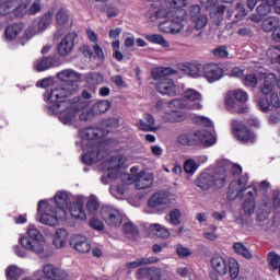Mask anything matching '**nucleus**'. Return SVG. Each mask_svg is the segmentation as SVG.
Segmentation results:
<instances>
[{
	"mask_svg": "<svg viewBox=\"0 0 280 280\" xmlns=\"http://www.w3.org/2000/svg\"><path fill=\"white\" fill-rule=\"evenodd\" d=\"M57 78L60 82L66 83L56 85L44 95L46 102L51 104L48 106V114L59 115V121L63 126H73V122L78 121V113L91 106L93 93L83 90L80 96L65 102L67 97H71V95H75L80 91L78 82L82 80V74L73 69H66L58 72Z\"/></svg>",
	"mask_w": 280,
	"mask_h": 280,
	"instance_id": "1",
	"label": "nucleus"
},
{
	"mask_svg": "<svg viewBox=\"0 0 280 280\" xmlns=\"http://www.w3.org/2000/svg\"><path fill=\"white\" fill-rule=\"evenodd\" d=\"M118 127L119 119L112 118L102 124V129L93 127L81 129L79 137L82 140L83 152H85L82 163L93 165V163L102 161L108 154V145H113V140H104V137Z\"/></svg>",
	"mask_w": 280,
	"mask_h": 280,
	"instance_id": "2",
	"label": "nucleus"
},
{
	"mask_svg": "<svg viewBox=\"0 0 280 280\" xmlns=\"http://www.w3.org/2000/svg\"><path fill=\"white\" fill-rule=\"evenodd\" d=\"M156 19H167L159 24L160 32L164 34H180L185 30V10L161 9L155 13Z\"/></svg>",
	"mask_w": 280,
	"mask_h": 280,
	"instance_id": "3",
	"label": "nucleus"
},
{
	"mask_svg": "<svg viewBox=\"0 0 280 280\" xmlns=\"http://www.w3.org/2000/svg\"><path fill=\"white\" fill-rule=\"evenodd\" d=\"M19 244L24 248V250H28L42 259L47 257V252L45 250V238H43V234L38 229H36V225H28L26 234L20 235Z\"/></svg>",
	"mask_w": 280,
	"mask_h": 280,
	"instance_id": "4",
	"label": "nucleus"
},
{
	"mask_svg": "<svg viewBox=\"0 0 280 280\" xmlns=\"http://www.w3.org/2000/svg\"><path fill=\"white\" fill-rule=\"evenodd\" d=\"M37 218L40 224L58 226L60 220H67V211L56 210V208H54V200H39Z\"/></svg>",
	"mask_w": 280,
	"mask_h": 280,
	"instance_id": "5",
	"label": "nucleus"
},
{
	"mask_svg": "<svg viewBox=\"0 0 280 280\" xmlns=\"http://www.w3.org/2000/svg\"><path fill=\"white\" fill-rule=\"evenodd\" d=\"M151 73L154 80H159L155 84L158 93H161V95H168L170 97L176 95V83H174V80L167 78V75H176V73H178L177 70H174L171 67L155 68Z\"/></svg>",
	"mask_w": 280,
	"mask_h": 280,
	"instance_id": "6",
	"label": "nucleus"
},
{
	"mask_svg": "<svg viewBox=\"0 0 280 280\" xmlns=\"http://www.w3.org/2000/svg\"><path fill=\"white\" fill-rule=\"evenodd\" d=\"M43 5L40 0H34V2L27 8L26 4H22L21 0H1L0 2V16H5L10 12H14L18 19H21L25 14H38Z\"/></svg>",
	"mask_w": 280,
	"mask_h": 280,
	"instance_id": "7",
	"label": "nucleus"
},
{
	"mask_svg": "<svg viewBox=\"0 0 280 280\" xmlns=\"http://www.w3.org/2000/svg\"><path fill=\"white\" fill-rule=\"evenodd\" d=\"M196 185L202 191H208L211 187L222 188L226 185V168L217 167L213 173L206 171L199 174Z\"/></svg>",
	"mask_w": 280,
	"mask_h": 280,
	"instance_id": "8",
	"label": "nucleus"
},
{
	"mask_svg": "<svg viewBox=\"0 0 280 280\" xmlns=\"http://www.w3.org/2000/svg\"><path fill=\"white\" fill-rule=\"evenodd\" d=\"M210 265L221 277H224L229 272L231 279H237L240 277V264L235 258H231L228 261L220 254H214L210 260Z\"/></svg>",
	"mask_w": 280,
	"mask_h": 280,
	"instance_id": "9",
	"label": "nucleus"
},
{
	"mask_svg": "<svg viewBox=\"0 0 280 280\" xmlns=\"http://www.w3.org/2000/svg\"><path fill=\"white\" fill-rule=\"evenodd\" d=\"M171 106H182L184 110H202V94L195 89H186L183 98L172 100Z\"/></svg>",
	"mask_w": 280,
	"mask_h": 280,
	"instance_id": "10",
	"label": "nucleus"
},
{
	"mask_svg": "<svg viewBox=\"0 0 280 280\" xmlns=\"http://www.w3.org/2000/svg\"><path fill=\"white\" fill-rule=\"evenodd\" d=\"M52 22L54 11H48L38 20V22H34L25 30L24 37L21 39L22 45H25L24 40H31V38H34L37 34H43Z\"/></svg>",
	"mask_w": 280,
	"mask_h": 280,
	"instance_id": "11",
	"label": "nucleus"
},
{
	"mask_svg": "<svg viewBox=\"0 0 280 280\" xmlns=\"http://www.w3.org/2000/svg\"><path fill=\"white\" fill-rule=\"evenodd\" d=\"M126 161H128V159L124 155L109 158L102 162L101 170L103 172H108L107 178L115 180L119 178L121 170H126Z\"/></svg>",
	"mask_w": 280,
	"mask_h": 280,
	"instance_id": "12",
	"label": "nucleus"
},
{
	"mask_svg": "<svg viewBox=\"0 0 280 280\" xmlns=\"http://www.w3.org/2000/svg\"><path fill=\"white\" fill-rule=\"evenodd\" d=\"M101 218L108 226H121V222H124V214L121 211L113 206H104L101 209Z\"/></svg>",
	"mask_w": 280,
	"mask_h": 280,
	"instance_id": "13",
	"label": "nucleus"
},
{
	"mask_svg": "<svg viewBox=\"0 0 280 280\" xmlns=\"http://www.w3.org/2000/svg\"><path fill=\"white\" fill-rule=\"evenodd\" d=\"M168 110H165L161 114V118L166 124H180V121H185L187 119V114H185L182 106H172V101L167 103Z\"/></svg>",
	"mask_w": 280,
	"mask_h": 280,
	"instance_id": "14",
	"label": "nucleus"
},
{
	"mask_svg": "<svg viewBox=\"0 0 280 280\" xmlns=\"http://www.w3.org/2000/svg\"><path fill=\"white\" fill-rule=\"evenodd\" d=\"M75 38H78V35L73 32L66 34L57 44V54L63 58L70 56L73 47H75Z\"/></svg>",
	"mask_w": 280,
	"mask_h": 280,
	"instance_id": "15",
	"label": "nucleus"
},
{
	"mask_svg": "<svg viewBox=\"0 0 280 280\" xmlns=\"http://www.w3.org/2000/svg\"><path fill=\"white\" fill-rule=\"evenodd\" d=\"M248 183V176L244 175L240 179H233L230 184L228 198L229 200H235V198H242L244 191H246V185Z\"/></svg>",
	"mask_w": 280,
	"mask_h": 280,
	"instance_id": "16",
	"label": "nucleus"
},
{
	"mask_svg": "<svg viewBox=\"0 0 280 280\" xmlns=\"http://www.w3.org/2000/svg\"><path fill=\"white\" fill-rule=\"evenodd\" d=\"M188 14L190 16V21L195 23L197 30H202L207 26L209 18H207V14L202 13L200 5H191Z\"/></svg>",
	"mask_w": 280,
	"mask_h": 280,
	"instance_id": "17",
	"label": "nucleus"
},
{
	"mask_svg": "<svg viewBox=\"0 0 280 280\" xmlns=\"http://www.w3.org/2000/svg\"><path fill=\"white\" fill-rule=\"evenodd\" d=\"M70 246H72L74 250H78V253H82L83 255H86V253H91V242L84 235H72L70 238Z\"/></svg>",
	"mask_w": 280,
	"mask_h": 280,
	"instance_id": "18",
	"label": "nucleus"
},
{
	"mask_svg": "<svg viewBox=\"0 0 280 280\" xmlns=\"http://www.w3.org/2000/svg\"><path fill=\"white\" fill-rule=\"evenodd\" d=\"M170 194L165 191L155 192L148 201L151 209H167L171 205Z\"/></svg>",
	"mask_w": 280,
	"mask_h": 280,
	"instance_id": "19",
	"label": "nucleus"
},
{
	"mask_svg": "<svg viewBox=\"0 0 280 280\" xmlns=\"http://www.w3.org/2000/svg\"><path fill=\"white\" fill-rule=\"evenodd\" d=\"M203 75L208 82H218L222 80L224 70L217 63H208L203 66Z\"/></svg>",
	"mask_w": 280,
	"mask_h": 280,
	"instance_id": "20",
	"label": "nucleus"
},
{
	"mask_svg": "<svg viewBox=\"0 0 280 280\" xmlns=\"http://www.w3.org/2000/svg\"><path fill=\"white\" fill-rule=\"evenodd\" d=\"M120 180H122L125 185H135L136 189H141V173L139 172V167L132 166L130 168V174H121Z\"/></svg>",
	"mask_w": 280,
	"mask_h": 280,
	"instance_id": "21",
	"label": "nucleus"
},
{
	"mask_svg": "<svg viewBox=\"0 0 280 280\" xmlns=\"http://www.w3.org/2000/svg\"><path fill=\"white\" fill-rule=\"evenodd\" d=\"M43 275L44 277L50 280H66L69 275L63 269L55 267L51 264L45 265L43 267Z\"/></svg>",
	"mask_w": 280,
	"mask_h": 280,
	"instance_id": "22",
	"label": "nucleus"
},
{
	"mask_svg": "<svg viewBox=\"0 0 280 280\" xmlns=\"http://www.w3.org/2000/svg\"><path fill=\"white\" fill-rule=\"evenodd\" d=\"M68 211L74 220H86V211H84V200L81 198L77 199L73 203L70 205Z\"/></svg>",
	"mask_w": 280,
	"mask_h": 280,
	"instance_id": "23",
	"label": "nucleus"
},
{
	"mask_svg": "<svg viewBox=\"0 0 280 280\" xmlns=\"http://www.w3.org/2000/svg\"><path fill=\"white\" fill-rule=\"evenodd\" d=\"M226 19L232 23H238L246 16V8L242 2L236 3L234 8L228 9Z\"/></svg>",
	"mask_w": 280,
	"mask_h": 280,
	"instance_id": "24",
	"label": "nucleus"
},
{
	"mask_svg": "<svg viewBox=\"0 0 280 280\" xmlns=\"http://www.w3.org/2000/svg\"><path fill=\"white\" fill-rule=\"evenodd\" d=\"M55 203L57 205L58 211H66L71 205V194L59 190L55 195Z\"/></svg>",
	"mask_w": 280,
	"mask_h": 280,
	"instance_id": "25",
	"label": "nucleus"
},
{
	"mask_svg": "<svg viewBox=\"0 0 280 280\" xmlns=\"http://www.w3.org/2000/svg\"><path fill=\"white\" fill-rule=\"evenodd\" d=\"M195 137L197 144L206 145V148H211L215 143V136L207 130L195 131Z\"/></svg>",
	"mask_w": 280,
	"mask_h": 280,
	"instance_id": "26",
	"label": "nucleus"
},
{
	"mask_svg": "<svg viewBox=\"0 0 280 280\" xmlns=\"http://www.w3.org/2000/svg\"><path fill=\"white\" fill-rule=\"evenodd\" d=\"M225 108L229 113L232 114H242L246 113L247 108L244 107L234 96H232L229 92L225 96Z\"/></svg>",
	"mask_w": 280,
	"mask_h": 280,
	"instance_id": "27",
	"label": "nucleus"
},
{
	"mask_svg": "<svg viewBox=\"0 0 280 280\" xmlns=\"http://www.w3.org/2000/svg\"><path fill=\"white\" fill-rule=\"evenodd\" d=\"M257 15L252 16V21L254 23H259L261 21V16H268L270 12H272V3L270 0H264L257 8H256Z\"/></svg>",
	"mask_w": 280,
	"mask_h": 280,
	"instance_id": "28",
	"label": "nucleus"
},
{
	"mask_svg": "<svg viewBox=\"0 0 280 280\" xmlns=\"http://www.w3.org/2000/svg\"><path fill=\"white\" fill-rule=\"evenodd\" d=\"M236 137L244 143H255L257 139L255 133L250 132L244 125H240L238 128H236Z\"/></svg>",
	"mask_w": 280,
	"mask_h": 280,
	"instance_id": "29",
	"label": "nucleus"
},
{
	"mask_svg": "<svg viewBox=\"0 0 280 280\" xmlns=\"http://www.w3.org/2000/svg\"><path fill=\"white\" fill-rule=\"evenodd\" d=\"M143 121L141 122V130L143 132H156L161 127L156 126V120L152 114H144Z\"/></svg>",
	"mask_w": 280,
	"mask_h": 280,
	"instance_id": "30",
	"label": "nucleus"
},
{
	"mask_svg": "<svg viewBox=\"0 0 280 280\" xmlns=\"http://www.w3.org/2000/svg\"><path fill=\"white\" fill-rule=\"evenodd\" d=\"M184 71L190 78H202V75H205V65L188 63L187 66H184Z\"/></svg>",
	"mask_w": 280,
	"mask_h": 280,
	"instance_id": "31",
	"label": "nucleus"
},
{
	"mask_svg": "<svg viewBox=\"0 0 280 280\" xmlns=\"http://www.w3.org/2000/svg\"><path fill=\"white\" fill-rule=\"evenodd\" d=\"M277 84V75L275 73H268L264 77V84L261 88V93L264 95H270L272 93V90L275 89V85Z\"/></svg>",
	"mask_w": 280,
	"mask_h": 280,
	"instance_id": "32",
	"label": "nucleus"
},
{
	"mask_svg": "<svg viewBox=\"0 0 280 280\" xmlns=\"http://www.w3.org/2000/svg\"><path fill=\"white\" fill-rule=\"evenodd\" d=\"M69 233L65 229H58L54 234V246L56 248H65L67 246V238Z\"/></svg>",
	"mask_w": 280,
	"mask_h": 280,
	"instance_id": "33",
	"label": "nucleus"
},
{
	"mask_svg": "<svg viewBox=\"0 0 280 280\" xmlns=\"http://www.w3.org/2000/svg\"><path fill=\"white\" fill-rule=\"evenodd\" d=\"M55 19L57 27H61L62 30H67V27H69V11H67L66 9H60L56 13Z\"/></svg>",
	"mask_w": 280,
	"mask_h": 280,
	"instance_id": "34",
	"label": "nucleus"
},
{
	"mask_svg": "<svg viewBox=\"0 0 280 280\" xmlns=\"http://www.w3.org/2000/svg\"><path fill=\"white\" fill-rule=\"evenodd\" d=\"M91 108L94 116L104 115V113H108V110L110 109V102L106 100L97 101Z\"/></svg>",
	"mask_w": 280,
	"mask_h": 280,
	"instance_id": "35",
	"label": "nucleus"
},
{
	"mask_svg": "<svg viewBox=\"0 0 280 280\" xmlns=\"http://www.w3.org/2000/svg\"><path fill=\"white\" fill-rule=\"evenodd\" d=\"M234 253L244 257L245 259H253V254L248 250V247L244 245V243L237 242L232 246Z\"/></svg>",
	"mask_w": 280,
	"mask_h": 280,
	"instance_id": "36",
	"label": "nucleus"
},
{
	"mask_svg": "<svg viewBox=\"0 0 280 280\" xmlns=\"http://www.w3.org/2000/svg\"><path fill=\"white\" fill-rule=\"evenodd\" d=\"M23 32V24H13L4 31L5 40H14L18 34Z\"/></svg>",
	"mask_w": 280,
	"mask_h": 280,
	"instance_id": "37",
	"label": "nucleus"
},
{
	"mask_svg": "<svg viewBox=\"0 0 280 280\" xmlns=\"http://www.w3.org/2000/svg\"><path fill=\"white\" fill-rule=\"evenodd\" d=\"M177 143L180 145H198L196 140V131L192 133H182L177 138Z\"/></svg>",
	"mask_w": 280,
	"mask_h": 280,
	"instance_id": "38",
	"label": "nucleus"
},
{
	"mask_svg": "<svg viewBox=\"0 0 280 280\" xmlns=\"http://www.w3.org/2000/svg\"><path fill=\"white\" fill-rule=\"evenodd\" d=\"M86 209L90 215H97V211H100V200L95 195H91L86 202Z\"/></svg>",
	"mask_w": 280,
	"mask_h": 280,
	"instance_id": "39",
	"label": "nucleus"
},
{
	"mask_svg": "<svg viewBox=\"0 0 280 280\" xmlns=\"http://www.w3.org/2000/svg\"><path fill=\"white\" fill-rule=\"evenodd\" d=\"M224 12H226V5L221 4L210 13L211 19L217 25H220V23H222L224 20Z\"/></svg>",
	"mask_w": 280,
	"mask_h": 280,
	"instance_id": "40",
	"label": "nucleus"
},
{
	"mask_svg": "<svg viewBox=\"0 0 280 280\" xmlns=\"http://www.w3.org/2000/svg\"><path fill=\"white\" fill-rule=\"evenodd\" d=\"M267 261L270 270H278V273L280 275V256L275 252H270L268 254Z\"/></svg>",
	"mask_w": 280,
	"mask_h": 280,
	"instance_id": "41",
	"label": "nucleus"
},
{
	"mask_svg": "<svg viewBox=\"0 0 280 280\" xmlns=\"http://www.w3.org/2000/svg\"><path fill=\"white\" fill-rule=\"evenodd\" d=\"M149 229L153 235H156V237H162V240H167V237H170V231L161 224L150 225Z\"/></svg>",
	"mask_w": 280,
	"mask_h": 280,
	"instance_id": "42",
	"label": "nucleus"
},
{
	"mask_svg": "<svg viewBox=\"0 0 280 280\" xmlns=\"http://www.w3.org/2000/svg\"><path fill=\"white\" fill-rule=\"evenodd\" d=\"M218 167L220 170H225V176H226V172H229V170L232 171V174H234V176L240 175L242 173V166L237 165V164H231V162L229 161H223L221 162Z\"/></svg>",
	"mask_w": 280,
	"mask_h": 280,
	"instance_id": "43",
	"label": "nucleus"
},
{
	"mask_svg": "<svg viewBox=\"0 0 280 280\" xmlns=\"http://www.w3.org/2000/svg\"><path fill=\"white\" fill-rule=\"evenodd\" d=\"M154 185V175L150 172L141 173V189H150Z\"/></svg>",
	"mask_w": 280,
	"mask_h": 280,
	"instance_id": "44",
	"label": "nucleus"
},
{
	"mask_svg": "<svg viewBox=\"0 0 280 280\" xmlns=\"http://www.w3.org/2000/svg\"><path fill=\"white\" fill-rule=\"evenodd\" d=\"M34 67L37 71H47V69H51V67H54V58L47 57L40 61H35Z\"/></svg>",
	"mask_w": 280,
	"mask_h": 280,
	"instance_id": "45",
	"label": "nucleus"
},
{
	"mask_svg": "<svg viewBox=\"0 0 280 280\" xmlns=\"http://www.w3.org/2000/svg\"><path fill=\"white\" fill-rule=\"evenodd\" d=\"M279 26V19L276 16H270L262 21V30L265 32H272V30H276Z\"/></svg>",
	"mask_w": 280,
	"mask_h": 280,
	"instance_id": "46",
	"label": "nucleus"
},
{
	"mask_svg": "<svg viewBox=\"0 0 280 280\" xmlns=\"http://www.w3.org/2000/svg\"><path fill=\"white\" fill-rule=\"evenodd\" d=\"M228 93L240 104H246V102H248V93L242 89L233 90Z\"/></svg>",
	"mask_w": 280,
	"mask_h": 280,
	"instance_id": "47",
	"label": "nucleus"
},
{
	"mask_svg": "<svg viewBox=\"0 0 280 280\" xmlns=\"http://www.w3.org/2000/svg\"><path fill=\"white\" fill-rule=\"evenodd\" d=\"M198 167H200V164L196 163V160L194 159H188L184 163V172H186V174H190V176L196 174Z\"/></svg>",
	"mask_w": 280,
	"mask_h": 280,
	"instance_id": "48",
	"label": "nucleus"
},
{
	"mask_svg": "<svg viewBox=\"0 0 280 280\" xmlns=\"http://www.w3.org/2000/svg\"><path fill=\"white\" fill-rule=\"evenodd\" d=\"M23 275V269L16 266H10L7 269V279L8 280H18Z\"/></svg>",
	"mask_w": 280,
	"mask_h": 280,
	"instance_id": "49",
	"label": "nucleus"
},
{
	"mask_svg": "<svg viewBox=\"0 0 280 280\" xmlns=\"http://www.w3.org/2000/svg\"><path fill=\"white\" fill-rule=\"evenodd\" d=\"M189 4V0H165L166 8L171 10H180Z\"/></svg>",
	"mask_w": 280,
	"mask_h": 280,
	"instance_id": "50",
	"label": "nucleus"
},
{
	"mask_svg": "<svg viewBox=\"0 0 280 280\" xmlns=\"http://www.w3.org/2000/svg\"><path fill=\"white\" fill-rule=\"evenodd\" d=\"M147 39L150 40V43H155L156 45H161V47H170V42H167L162 35L153 34V35H147Z\"/></svg>",
	"mask_w": 280,
	"mask_h": 280,
	"instance_id": "51",
	"label": "nucleus"
},
{
	"mask_svg": "<svg viewBox=\"0 0 280 280\" xmlns=\"http://www.w3.org/2000/svg\"><path fill=\"white\" fill-rule=\"evenodd\" d=\"M161 268L151 267L145 270V277L149 280H161Z\"/></svg>",
	"mask_w": 280,
	"mask_h": 280,
	"instance_id": "52",
	"label": "nucleus"
},
{
	"mask_svg": "<svg viewBox=\"0 0 280 280\" xmlns=\"http://www.w3.org/2000/svg\"><path fill=\"white\" fill-rule=\"evenodd\" d=\"M243 211L246 215H253L255 213V200H244Z\"/></svg>",
	"mask_w": 280,
	"mask_h": 280,
	"instance_id": "53",
	"label": "nucleus"
},
{
	"mask_svg": "<svg viewBox=\"0 0 280 280\" xmlns=\"http://www.w3.org/2000/svg\"><path fill=\"white\" fill-rule=\"evenodd\" d=\"M170 222L174 226H178L180 224V210L174 209L170 212Z\"/></svg>",
	"mask_w": 280,
	"mask_h": 280,
	"instance_id": "54",
	"label": "nucleus"
},
{
	"mask_svg": "<svg viewBox=\"0 0 280 280\" xmlns=\"http://www.w3.org/2000/svg\"><path fill=\"white\" fill-rule=\"evenodd\" d=\"M212 54L215 58H229V49L226 46H218L213 49Z\"/></svg>",
	"mask_w": 280,
	"mask_h": 280,
	"instance_id": "55",
	"label": "nucleus"
},
{
	"mask_svg": "<svg viewBox=\"0 0 280 280\" xmlns=\"http://www.w3.org/2000/svg\"><path fill=\"white\" fill-rule=\"evenodd\" d=\"M124 232L128 237H135L137 233H139V230L132 223H125L124 224Z\"/></svg>",
	"mask_w": 280,
	"mask_h": 280,
	"instance_id": "56",
	"label": "nucleus"
},
{
	"mask_svg": "<svg viewBox=\"0 0 280 280\" xmlns=\"http://www.w3.org/2000/svg\"><path fill=\"white\" fill-rule=\"evenodd\" d=\"M245 195H244V200H254L257 198V188L255 186H249L246 188L245 186Z\"/></svg>",
	"mask_w": 280,
	"mask_h": 280,
	"instance_id": "57",
	"label": "nucleus"
},
{
	"mask_svg": "<svg viewBox=\"0 0 280 280\" xmlns=\"http://www.w3.org/2000/svg\"><path fill=\"white\" fill-rule=\"evenodd\" d=\"M243 83L245 86H250L253 89L257 86V77H255V74H248L244 78Z\"/></svg>",
	"mask_w": 280,
	"mask_h": 280,
	"instance_id": "58",
	"label": "nucleus"
},
{
	"mask_svg": "<svg viewBox=\"0 0 280 280\" xmlns=\"http://www.w3.org/2000/svg\"><path fill=\"white\" fill-rule=\"evenodd\" d=\"M95 114L93 113L92 107L89 110H85L79 115L80 121H91Z\"/></svg>",
	"mask_w": 280,
	"mask_h": 280,
	"instance_id": "59",
	"label": "nucleus"
},
{
	"mask_svg": "<svg viewBox=\"0 0 280 280\" xmlns=\"http://www.w3.org/2000/svg\"><path fill=\"white\" fill-rule=\"evenodd\" d=\"M90 226L95 231H104V222L97 220L96 218H92L90 220Z\"/></svg>",
	"mask_w": 280,
	"mask_h": 280,
	"instance_id": "60",
	"label": "nucleus"
},
{
	"mask_svg": "<svg viewBox=\"0 0 280 280\" xmlns=\"http://www.w3.org/2000/svg\"><path fill=\"white\" fill-rule=\"evenodd\" d=\"M176 253L178 257H190V255L192 254L189 248L183 245H177Z\"/></svg>",
	"mask_w": 280,
	"mask_h": 280,
	"instance_id": "61",
	"label": "nucleus"
},
{
	"mask_svg": "<svg viewBox=\"0 0 280 280\" xmlns=\"http://www.w3.org/2000/svg\"><path fill=\"white\" fill-rule=\"evenodd\" d=\"M261 209H262V211H265V213H270V211L272 209V203L270 202V198L265 197L262 199Z\"/></svg>",
	"mask_w": 280,
	"mask_h": 280,
	"instance_id": "62",
	"label": "nucleus"
},
{
	"mask_svg": "<svg viewBox=\"0 0 280 280\" xmlns=\"http://www.w3.org/2000/svg\"><path fill=\"white\" fill-rule=\"evenodd\" d=\"M51 84H54V78H46L37 82V86H40L42 89H48Z\"/></svg>",
	"mask_w": 280,
	"mask_h": 280,
	"instance_id": "63",
	"label": "nucleus"
},
{
	"mask_svg": "<svg viewBox=\"0 0 280 280\" xmlns=\"http://www.w3.org/2000/svg\"><path fill=\"white\" fill-rule=\"evenodd\" d=\"M273 209H280V191H273Z\"/></svg>",
	"mask_w": 280,
	"mask_h": 280,
	"instance_id": "64",
	"label": "nucleus"
}]
</instances>
